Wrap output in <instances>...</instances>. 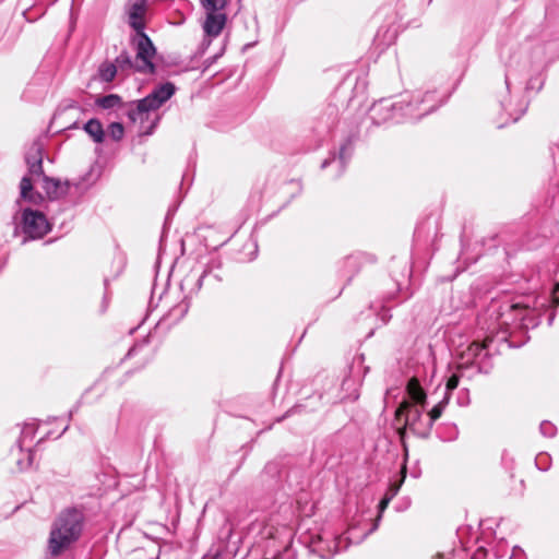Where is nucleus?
<instances>
[{
	"mask_svg": "<svg viewBox=\"0 0 559 559\" xmlns=\"http://www.w3.org/2000/svg\"><path fill=\"white\" fill-rule=\"evenodd\" d=\"M406 394L407 399L403 400L395 412L396 419L403 420V425L417 436L427 437L433 423L441 417L447 406V397L439 401L424 418L423 412L427 405V394L416 377L407 381Z\"/></svg>",
	"mask_w": 559,
	"mask_h": 559,
	"instance_id": "f257e3e1",
	"label": "nucleus"
},
{
	"mask_svg": "<svg viewBox=\"0 0 559 559\" xmlns=\"http://www.w3.org/2000/svg\"><path fill=\"white\" fill-rule=\"evenodd\" d=\"M174 93V84L165 83L154 88L146 97L127 103L121 107V115L127 116L132 124H139V133H151L157 120L156 111Z\"/></svg>",
	"mask_w": 559,
	"mask_h": 559,
	"instance_id": "f03ea898",
	"label": "nucleus"
},
{
	"mask_svg": "<svg viewBox=\"0 0 559 559\" xmlns=\"http://www.w3.org/2000/svg\"><path fill=\"white\" fill-rule=\"evenodd\" d=\"M83 521V513L76 509H67L58 515L48 539V551L52 557L60 556L80 538Z\"/></svg>",
	"mask_w": 559,
	"mask_h": 559,
	"instance_id": "7ed1b4c3",
	"label": "nucleus"
},
{
	"mask_svg": "<svg viewBox=\"0 0 559 559\" xmlns=\"http://www.w3.org/2000/svg\"><path fill=\"white\" fill-rule=\"evenodd\" d=\"M131 44L135 50V60H132L128 51H121L115 59L117 70L121 72L133 70L140 73H154L153 58L156 55V49L150 37L146 34H135Z\"/></svg>",
	"mask_w": 559,
	"mask_h": 559,
	"instance_id": "20e7f679",
	"label": "nucleus"
},
{
	"mask_svg": "<svg viewBox=\"0 0 559 559\" xmlns=\"http://www.w3.org/2000/svg\"><path fill=\"white\" fill-rule=\"evenodd\" d=\"M414 116V104L405 97L397 100L391 97L381 98L369 109V117L376 126L413 121Z\"/></svg>",
	"mask_w": 559,
	"mask_h": 559,
	"instance_id": "39448f33",
	"label": "nucleus"
},
{
	"mask_svg": "<svg viewBox=\"0 0 559 559\" xmlns=\"http://www.w3.org/2000/svg\"><path fill=\"white\" fill-rule=\"evenodd\" d=\"M229 0H199L201 8L205 13L202 24L204 38L200 46V52L203 53L211 45L212 40L221 35L227 23L225 9Z\"/></svg>",
	"mask_w": 559,
	"mask_h": 559,
	"instance_id": "423d86ee",
	"label": "nucleus"
},
{
	"mask_svg": "<svg viewBox=\"0 0 559 559\" xmlns=\"http://www.w3.org/2000/svg\"><path fill=\"white\" fill-rule=\"evenodd\" d=\"M487 357V345L473 342L462 353L459 369L476 368L477 372H488L490 366L485 361Z\"/></svg>",
	"mask_w": 559,
	"mask_h": 559,
	"instance_id": "0eeeda50",
	"label": "nucleus"
},
{
	"mask_svg": "<svg viewBox=\"0 0 559 559\" xmlns=\"http://www.w3.org/2000/svg\"><path fill=\"white\" fill-rule=\"evenodd\" d=\"M354 142L355 135H348L341 144L338 152L331 153L330 156L322 162L321 168L325 169L329 166H334L335 173L332 177L338 178L345 171L347 163L352 158L354 153Z\"/></svg>",
	"mask_w": 559,
	"mask_h": 559,
	"instance_id": "6e6552de",
	"label": "nucleus"
},
{
	"mask_svg": "<svg viewBox=\"0 0 559 559\" xmlns=\"http://www.w3.org/2000/svg\"><path fill=\"white\" fill-rule=\"evenodd\" d=\"M371 519H360L356 523H352L344 534L338 535V537L342 538L344 550H346L349 545L360 544L378 528V522L371 523Z\"/></svg>",
	"mask_w": 559,
	"mask_h": 559,
	"instance_id": "1a4fd4ad",
	"label": "nucleus"
},
{
	"mask_svg": "<svg viewBox=\"0 0 559 559\" xmlns=\"http://www.w3.org/2000/svg\"><path fill=\"white\" fill-rule=\"evenodd\" d=\"M50 230L46 216L39 212L26 209L23 212V231L31 239L43 238Z\"/></svg>",
	"mask_w": 559,
	"mask_h": 559,
	"instance_id": "9d476101",
	"label": "nucleus"
},
{
	"mask_svg": "<svg viewBox=\"0 0 559 559\" xmlns=\"http://www.w3.org/2000/svg\"><path fill=\"white\" fill-rule=\"evenodd\" d=\"M309 549L321 559H332L335 554L344 550L342 538L331 535H317L312 537Z\"/></svg>",
	"mask_w": 559,
	"mask_h": 559,
	"instance_id": "9b49d317",
	"label": "nucleus"
},
{
	"mask_svg": "<svg viewBox=\"0 0 559 559\" xmlns=\"http://www.w3.org/2000/svg\"><path fill=\"white\" fill-rule=\"evenodd\" d=\"M407 102L414 104L415 116L413 121L431 114L442 104L436 91H427L424 94L414 95L411 99H407Z\"/></svg>",
	"mask_w": 559,
	"mask_h": 559,
	"instance_id": "f8f14e48",
	"label": "nucleus"
},
{
	"mask_svg": "<svg viewBox=\"0 0 559 559\" xmlns=\"http://www.w3.org/2000/svg\"><path fill=\"white\" fill-rule=\"evenodd\" d=\"M72 186L69 180L61 181L48 176L43 177V189L50 200H57L67 195Z\"/></svg>",
	"mask_w": 559,
	"mask_h": 559,
	"instance_id": "ddd939ff",
	"label": "nucleus"
},
{
	"mask_svg": "<svg viewBox=\"0 0 559 559\" xmlns=\"http://www.w3.org/2000/svg\"><path fill=\"white\" fill-rule=\"evenodd\" d=\"M146 12V0H133L128 9L129 24L136 31V34H145L143 32L144 15Z\"/></svg>",
	"mask_w": 559,
	"mask_h": 559,
	"instance_id": "4468645a",
	"label": "nucleus"
},
{
	"mask_svg": "<svg viewBox=\"0 0 559 559\" xmlns=\"http://www.w3.org/2000/svg\"><path fill=\"white\" fill-rule=\"evenodd\" d=\"M25 162L28 166V171L31 175L40 176L44 174L43 171V147L40 142L34 141L26 154Z\"/></svg>",
	"mask_w": 559,
	"mask_h": 559,
	"instance_id": "2eb2a0df",
	"label": "nucleus"
},
{
	"mask_svg": "<svg viewBox=\"0 0 559 559\" xmlns=\"http://www.w3.org/2000/svg\"><path fill=\"white\" fill-rule=\"evenodd\" d=\"M205 271H202L201 267H197L194 265L191 266L190 273L180 281V289L186 293V295L191 296L193 293H197L201 286L203 277L205 276Z\"/></svg>",
	"mask_w": 559,
	"mask_h": 559,
	"instance_id": "dca6fc26",
	"label": "nucleus"
},
{
	"mask_svg": "<svg viewBox=\"0 0 559 559\" xmlns=\"http://www.w3.org/2000/svg\"><path fill=\"white\" fill-rule=\"evenodd\" d=\"M361 265V259L359 255H348L346 257L342 265L338 270L340 276L346 278L347 282H350L352 278L359 272Z\"/></svg>",
	"mask_w": 559,
	"mask_h": 559,
	"instance_id": "f3484780",
	"label": "nucleus"
},
{
	"mask_svg": "<svg viewBox=\"0 0 559 559\" xmlns=\"http://www.w3.org/2000/svg\"><path fill=\"white\" fill-rule=\"evenodd\" d=\"M359 385L360 382L357 378L348 376L344 378L341 384V390L343 394L341 395V401H356L359 397Z\"/></svg>",
	"mask_w": 559,
	"mask_h": 559,
	"instance_id": "a211bd4d",
	"label": "nucleus"
},
{
	"mask_svg": "<svg viewBox=\"0 0 559 559\" xmlns=\"http://www.w3.org/2000/svg\"><path fill=\"white\" fill-rule=\"evenodd\" d=\"M84 131L93 139L96 143H102L105 138V131L99 120L90 119L84 124Z\"/></svg>",
	"mask_w": 559,
	"mask_h": 559,
	"instance_id": "6ab92c4d",
	"label": "nucleus"
},
{
	"mask_svg": "<svg viewBox=\"0 0 559 559\" xmlns=\"http://www.w3.org/2000/svg\"><path fill=\"white\" fill-rule=\"evenodd\" d=\"M95 104L103 109L117 108L121 112V107H123L127 103H123L119 95L109 94L97 98Z\"/></svg>",
	"mask_w": 559,
	"mask_h": 559,
	"instance_id": "aec40b11",
	"label": "nucleus"
},
{
	"mask_svg": "<svg viewBox=\"0 0 559 559\" xmlns=\"http://www.w3.org/2000/svg\"><path fill=\"white\" fill-rule=\"evenodd\" d=\"M542 322V314L531 309H524L521 312V326L525 330L535 329Z\"/></svg>",
	"mask_w": 559,
	"mask_h": 559,
	"instance_id": "412c9836",
	"label": "nucleus"
},
{
	"mask_svg": "<svg viewBox=\"0 0 559 559\" xmlns=\"http://www.w3.org/2000/svg\"><path fill=\"white\" fill-rule=\"evenodd\" d=\"M501 108L509 116L511 122H516L527 109V103L522 102L518 107L513 108L511 102H501Z\"/></svg>",
	"mask_w": 559,
	"mask_h": 559,
	"instance_id": "4be33fe9",
	"label": "nucleus"
},
{
	"mask_svg": "<svg viewBox=\"0 0 559 559\" xmlns=\"http://www.w3.org/2000/svg\"><path fill=\"white\" fill-rule=\"evenodd\" d=\"M117 66L115 62H103L98 68V75L103 82H111L117 74Z\"/></svg>",
	"mask_w": 559,
	"mask_h": 559,
	"instance_id": "5701e85b",
	"label": "nucleus"
},
{
	"mask_svg": "<svg viewBox=\"0 0 559 559\" xmlns=\"http://www.w3.org/2000/svg\"><path fill=\"white\" fill-rule=\"evenodd\" d=\"M459 372H454L447 381L445 383V386L443 389V397H447V404L449 403V400H450V394L453 390H455L459 385V381H460V377L463 376V370L464 369H459Z\"/></svg>",
	"mask_w": 559,
	"mask_h": 559,
	"instance_id": "b1692460",
	"label": "nucleus"
},
{
	"mask_svg": "<svg viewBox=\"0 0 559 559\" xmlns=\"http://www.w3.org/2000/svg\"><path fill=\"white\" fill-rule=\"evenodd\" d=\"M21 197L24 200L33 201V183L28 176H24L20 183Z\"/></svg>",
	"mask_w": 559,
	"mask_h": 559,
	"instance_id": "393cba45",
	"label": "nucleus"
},
{
	"mask_svg": "<svg viewBox=\"0 0 559 559\" xmlns=\"http://www.w3.org/2000/svg\"><path fill=\"white\" fill-rule=\"evenodd\" d=\"M123 134L124 128L120 122H111L107 128V135L114 141H120Z\"/></svg>",
	"mask_w": 559,
	"mask_h": 559,
	"instance_id": "a878e982",
	"label": "nucleus"
},
{
	"mask_svg": "<svg viewBox=\"0 0 559 559\" xmlns=\"http://www.w3.org/2000/svg\"><path fill=\"white\" fill-rule=\"evenodd\" d=\"M20 453L23 455V457H20L17 461H16V464H17V469L19 471H25L27 468H29L33 464V459H34V453L28 450L26 453H24L22 451V449H20Z\"/></svg>",
	"mask_w": 559,
	"mask_h": 559,
	"instance_id": "bb28decb",
	"label": "nucleus"
},
{
	"mask_svg": "<svg viewBox=\"0 0 559 559\" xmlns=\"http://www.w3.org/2000/svg\"><path fill=\"white\" fill-rule=\"evenodd\" d=\"M404 478H405V469L402 471V477L399 480V483L391 484V486L389 487V489L383 498L388 499V501L390 502L397 495V492L404 481Z\"/></svg>",
	"mask_w": 559,
	"mask_h": 559,
	"instance_id": "cd10ccee",
	"label": "nucleus"
},
{
	"mask_svg": "<svg viewBox=\"0 0 559 559\" xmlns=\"http://www.w3.org/2000/svg\"><path fill=\"white\" fill-rule=\"evenodd\" d=\"M404 478H405V469L402 471V477L399 480V483L391 484V486L389 487V489L383 498L388 499V501L390 502L397 495V492L404 481Z\"/></svg>",
	"mask_w": 559,
	"mask_h": 559,
	"instance_id": "c85d7f7f",
	"label": "nucleus"
},
{
	"mask_svg": "<svg viewBox=\"0 0 559 559\" xmlns=\"http://www.w3.org/2000/svg\"><path fill=\"white\" fill-rule=\"evenodd\" d=\"M404 478H405V469L402 471V477L399 480V483L391 484V486L389 487V489L383 498L388 499V501L390 502L397 495V492L404 481Z\"/></svg>",
	"mask_w": 559,
	"mask_h": 559,
	"instance_id": "c756f323",
	"label": "nucleus"
},
{
	"mask_svg": "<svg viewBox=\"0 0 559 559\" xmlns=\"http://www.w3.org/2000/svg\"><path fill=\"white\" fill-rule=\"evenodd\" d=\"M539 431L544 437L552 438L557 432V428L552 423L544 420L539 425Z\"/></svg>",
	"mask_w": 559,
	"mask_h": 559,
	"instance_id": "7c9ffc66",
	"label": "nucleus"
},
{
	"mask_svg": "<svg viewBox=\"0 0 559 559\" xmlns=\"http://www.w3.org/2000/svg\"><path fill=\"white\" fill-rule=\"evenodd\" d=\"M337 115V109L336 107L334 106H329L325 114L321 117V122H325L326 123V132H330L331 131V128H332V123H328V119L329 118H335Z\"/></svg>",
	"mask_w": 559,
	"mask_h": 559,
	"instance_id": "2f4dec72",
	"label": "nucleus"
},
{
	"mask_svg": "<svg viewBox=\"0 0 559 559\" xmlns=\"http://www.w3.org/2000/svg\"><path fill=\"white\" fill-rule=\"evenodd\" d=\"M306 406L304 404H297L294 407H292L289 411H287L281 418L277 419V421L283 420L284 418L292 416L294 414H299L305 411Z\"/></svg>",
	"mask_w": 559,
	"mask_h": 559,
	"instance_id": "473e14b6",
	"label": "nucleus"
},
{
	"mask_svg": "<svg viewBox=\"0 0 559 559\" xmlns=\"http://www.w3.org/2000/svg\"><path fill=\"white\" fill-rule=\"evenodd\" d=\"M544 82L540 78H531L526 84V90H534L536 88L539 91L543 86Z\"/></svg>",
	"mask_w": 559,
	"mask_h": 559,
	"instance_id": "72a5a7b5",
	"label": "nucleus"
},
{
	"mask_svg": "<svg viewBox=\"0 0 559 559\" xmlns=\"http://www.w3.org/2000/svg\"><path fill=\"white\" fill-rule=\"evenodd\" d=\"M190 296L188 295H185L182 301L180 304L177 305V309L180 310V317H185L189 310V307H190V304L188 301Z\"/></svg>",
	"mask_w": 559,
	"mask_h": 559,
	"instance_id": "f704fd0d",
	"label": "nucleus"
},
{
	"mask_svg": "<svg viewBox=\"0 0 559 559\" xmlns=\"http://www.w3.org/2000/svg\"><path fill=\"white\" fill-rule=\"evenodd\" d=\"M389 503L390 502L388 501V499H384V498L380 501V503L378 506V508H379V515H378V518H377V520L374 522L379 523V521L381 520V516H382V512L386 509Z\"/></svg>",
	"mask_w": 559,
	"mask_h": 559,
	"instance_id": "c9c22d12",
	"label": "nucleus"
},
{
	"mask_svg": "<svg viewBox=\"0 0 559 559\" xmlns=\"http://www.w3.org/2000/svg\"><path fill=\"white\" fill-rule=\"evenodd\" d=\"M224 53V47L219 49L218 52H216L214 56L207 58L205 60V67L209 68L212 63L216 61L217 58H219Z\"/></svg>",
	"mask_w": 559,
	"mask_h": 559,
	"instance_id": "e433bc0d",
	"label": "nucleus"
},
{
	"mask_svg": "<svg viewBox=\"0 0 559 559\" xmlns=\"http://www.w3.org/2000/svg\"><path fill=\"white\" fill-rule=\"evenodd\" d=\"M428 223H429L428 221H427V222H423V223H420V224H418V225L416 226V228H415V237L420 238V237L423 236V233H424V230H425V227H426V225H427Z\"/></svg>",
	"mask_w": 559,
	"mask_h": 559,
	"instance_id": "4c0bfd02",
	"label": "nucleus"
},
{
	"mask_svg": "<svg viewBox=\"0 0 559 559\" xmlns=\"http://www.w3.org/2000/svg\"><path fill=\"white\" fill-rule=\"evenodd\" d=\"M544 459L546 460V459H547V456H544V455H539V456H537V457H536V465H537V467H538L539 469H542V471H547V469H548V465H547V464H546V465H540V464H542V460H544Z\"/></svg>",
	"mask_w": 559,
	"mask_h": 559,
	"instance_id": "58836bf2",
	"label": "nucleus"
},
{
	"mask_svg": "<svg viewBox=\"0 0 559 559\" xmlns=\"http://www.w3.org/2000/svg\"><path fill=\"white\" fill-rule=\"evenodd\" d=\"M170 224H171V217H170V213H168L165 218L164 229L169 230Z\"/></svg>",
	"mask_w": 559,
	"mask_h": 559,
	"instance_id": "ea45409f",
	"label": "nucleus"
},
{
	"mask_svg": "<svg viewBox=\"0 0 559 559\" xmlns=\"http://www.w3.org/2000/svg\"><path fill=\"white\" fill-rule=\"evenodd\" d=\"M290 183H293V185H296V186H297V194H299V193L301 192V189H302V188H301V185H300L299 182H297V181H292Z\"/></svg>",
	"mask_w": 559,
	"mask_h": 559,
	"instance_id": "a19ab883",
	"label": "nucleus"
},
{
	"mask_svg": "<svg viewBox=\"0 0 559 559\" xmlns=\"http://www.w3.org/2000/svg\"><path fill=\"white\" fill-rule=\"evenodd\" d=\"M251 247L253 248L254 253H257V249H258L257 243H253V242H252V243H251Z\"/></svg>",
	"mask_w": 559,
	"mask_h": 559,
	"instance_id": "79ce46f5",
	"label": "nucleus"
},
{
	"mask_svg": "<svg viewBox=\"0 0 559 559\" xmlns=\"http://www.w3.org/2000/svg\"><path fill=\"white\" fill-rule=\"evenodd\" d=\"M181 251H182V253H185V240L183 239L181 240Z\"/></svg>",
	"mask_w": 559,
	"mask_h": 559,
	"instance_id": "37998d69",
	"label": "nucleus"
},
{
	"mask_svg": "<svg viewBox=\"0 0 559 559\" xmlns=\"http://www.w3.org/2000/svg\"><path fill=\"white\" fill-rule=\"evenodd\" d=\"M273 467V464L269 463L266 466H265V469H271Z\"/></svg>",
	"mask_w": 559,
	"mask_h": 559,
	"instance_id": "c03bdc74",
	"label": "nucleus"
},
{
	"mask_svg": "<svg viewBox=\"0 0 559 559\" xmlns=\"http://www.w3.org/2000/svg\"><path fill=\"white\" fill-rule=\"evenodd\" d=\"M506 84H507V87L509 88V76L506 75Z\"/></svg>",
	"mask_w": 559,
	"mask_h": 559,
	"instance_id": "a18cd8bd",
	"label": "nucleus"
},
{
	"mask_svg": "<svg viewBox=\"0 0 559 559\" xmlns=\"http://www.w3.org/2000/svg\"><path fill=\"white\" fill-rule=\"evenodd\" d=\"M134 350H135V348H132L131 350H129V355H131Z\"/></svg>",
	"mask_w": 559,
	"mask_h": 559,
	"instance_id": "49530a36",
	"label": "nucleus"
}]
</instances>
